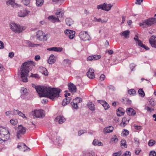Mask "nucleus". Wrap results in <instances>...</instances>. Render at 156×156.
<instances>
[{"instance_id":"f257e3e1","label":"nucleus","mask_w":156,"mask_h":156,"mask_svg":"<svg viewBox=\"0 0 156 156\" xmlns=\"http://www.w3.org/2000/svg\"><path fill=\"white\" fill-rule=\"evenodd\" d=\"M35 88L40 97H47L52 100L58 98L61 91L59 89L45 86H37Z\"/></svg>"},{"instance_id":"f03ea898","label":"nucleus","mask_w":156,"mask_h":156,"mask_svg":"<svg viewBox=\"0 0 156 156\" xmlns=\"http://www.w3.org/2000/svg\"><path fill=\"white\" fill-rule=\"evenodd\" d=\"M35 64L33 61H30L24 63L21 66V75L22 81L24 82L27 81V77L29 72V68L35 66Z\"/></svg>"},{"instance_id":"7ed1b4c3","label":"nucleus","mask_w":156,"mask_h":156,"mask_svg":"<svg viewBox=\"0 0 156 156\" xmlns=\"http://www.w3.org/2000/svg\"><path fill=\"white\" fill-rule=\"evenodd\" d=\"M10 27L11 30L15 33H20L25 30L26 27L25 26H20V25L15 23H11L10 25Z\"/></svg>"},{"instance_id":"20e7f679","label":"nucleus","mask_w":156,"mask_h":156,"mask_svg":"<svg viewBox=\"0 0 156 156\" xmlns=\"http://www.w3.org/2000/svg\"><path fill=\"white\" fill-rule=\"evenodd\" d=\"M64 12L61 11V9H57L55 12V14L56 15L57 17L51 16H50L48 17V19L50 20H51L52 22L55 23L56 22H60L59 19L58 17H62L63 15Z\"/></svg>"},{"instance_id":"39448f33","label":"nucleus","mask_w":156,"mask_h":156,"mask_svg":"<svg viewBox=\"0 0 156 156\" xmlns=\"http://www.w3.org/2000/svg\"><path fill=\"white\" fill-rule=\"evenodd\" d=\"M156 23V19L151 18L145 20L142 23L139 24L140 26L143 28L150 26Z\"/></svg>"},{"instance_id":"423d86ee","label":"nucleus","mask_w":156,"mask_h":156,"mask_svg":"<svg viewBox=\"0 0 156 156\" xmlns=\"http://www.w3.org/2000/svg\"><path fill=\"white\" fill-rule=\"evenodd\" d=\"M9 138V131L5 129H3L0 134V140L5 141H7Z\"/></svg>"},{"instance_id":"0eeeda50","label":"nucleus","mask_w":156,"mask_h":156,"mask_svg":"<svg viewBox=\"0 0 156 156\" xmlns=\"http://www.w3.org/2000/svg\"><path fill=\"white\" fill-rule=\"evenodd\" d=\"M37 37L41 41H45L47 40V34H45L41 30H39L37 33Z\"/></svg>"},{"instance_id":"6e6552de","label":"nucleus","mask_w":156,"mask_h":156,"mask_svg":"<svg viewBox=\"0 0 156 156\" xmlns=\"http://www.w3.org/2000/svg\"><path fill=\"white\" fill-rule=\"evenodd\" d=\"M27 129L22 125H19L17 133V136L18 139L22 135L24 134L26 131Z\"/></svg>"},{"instance_id":"1a4fd4ad","label":"nucleus","mask_w":156,"mask_h":156,"mask_svg":"<svg viewBox=\"0 0 156 156\" xmlns=\"http://www.w3.org/2000/svg\"><path fill=\"white\" fill-rule=\"evenodd\" d=\"M112 6V5L110 4H106L104 3L103 5H98L97 8L98 9H101L104 10L108 11L111 9Z\"/></svg>"},{"instance_id":"9d476101","label":"nucleus","mask_w":156,"mask_h":156,"mask_svg":"<svg viewBox=\"0 0 156 156\" xmlns=\"http://www.w3.org/2000/svg\"><path fill=\"white\" fill-rule=\"evenodd\" d=\"M81 98H76L73 99L72 102H71V105L75 109H77L78 108V104L79 103L82 101Z\"/></svg>"},{"instance_id":"9b49d317","label":"nucleus","mask_w":156,"mask_h":156,"mask_svg":"<svg viewBox=\"0 0 156 156\" xmlns=\"http://www.w3.org/2000/svg\"><path fill=\"white\" fill-rule=\"evenodd\" d=\"M80 38L82 40L85 41L89 40L90 37L88 33L85 31H81L79 34Z\"/></svg>"},{"instance_id":"f8f14e48","label":"nucleus","mask_w":156,"mask_h":156,"mask_svg":"<svg viewBox=\"0 0 156 156\" xmlns=\"http://www.w3.org/2000/svg\"><path fill=\"white\" fill-rule=\"evenodd\" d=\"M33 115L37 118H40L45 115L44 110H35Z\"/></svg>"},{"instance_id":"ddd939ff","label":"nucleus","mask_w":156,"mask_h":156,"mask_svg":"<svg viewBox=\"0 0 156 156\" xmlns=\"http://www.w3.org/2000/svg\"><path fill=\"white\" fill-rule=\"evenodd\" d=\"M156 35H153L151 36L149 39V43L151 46L153 47L156 48Z\"/></svg>"},{"instance_id":"4468645a","label":"nucleus","mask_w":156,"mask_h":156,"mask_svg":"<svg viewBox=\"0 0 156 156\" xmlns=\"http://www.w3.org/2000/svg\"><path fill=\"white\" fill-rule=\"evenodd\" d=\"M94 72V71L93 69L90 68L87 73V76L90 79L94 78L95 77Z\"/></svg>"},{"instance_id":"2eb2a0df","label":"nucleus","mask_w":156,"mask_h":156,"mask_svg":"<svg viewBox=\"0 0 156 156\" xmlns=\"http://www.w3.org/2000/svg\"><path fill=\"white\" fill-rule=\"evenodd\" d=\"M65 33L68 35L70 39H72L75 36V32L74 31L66 30L65 31Z\"/></svg>"},{"instance_id":"dca6fc26","label":"nucleus","mask_w":156,"mask_h":156,"mask_svg":"<svg viewBox=\"0 0 156 156\" xmlns=\"http://www.w3.org/2000/svg\"><path fill=\"white\" fill-rule=\"evenodd\" d=\"M29 11L26 9L21 10L18 13V16L20 17H24L27 16L29 13Z\"/></svg>"},{"instance_id":"f3484780","label":"nucleus","mask_w":156,"mask_h":156,"mask_svg":"<svg viewBox=\"0 0 156 156\" xmlns=\"http://www.w3.org/2000/svg\"><path fill=\"white\" fill-rule=\"evenodd\" d=\"M55 120L56 121L58 122L59 124H62L66 121V119L63 116L58 115L56 117Z\"/></svg>"},{"instance_id":"a211bd4d","label":"nucleus","mask_w":156,"mask_h":156,"mask_svg":"<svg viewBox=\"0 0 156 156\" xmlns=\"http://www.w3.org/2000/svg\"><path fill=\"white\" fill-rule=\"evenodd\" d=\"M129 119L127 117H124L122 118V121L120 123V126L124 127L129 122Z\"/></svg>"},{"instance_id":"6ab92c4d","label":"nucleus","mask_w":156,"mask_h":156,"mask_svg":"<svg viewBox=\"0 0 156 156\" xmlns=\"http://www.w3.org/2000/svg\"><path fill=\"white\" fill-rule=\"evenodd\" d=\"M6 4L7 5H11L13 7H17L20 6L19 5L15 2L14 0H9L6 2Z\"/></svg>"},{"instance_id":"aec40b11","label":"nucleus","mask_w":156,"mask_h":156,"mask_svg":"<svg viewBox=\"0 0 156 156\" xmlns=\"http://www.w3.org/2000/svg\"><path fill=\"white\" fill-rule=\"evenodd\" d=\"M126 113L129 115L133 116L135 115V111L132 108H128L126 110Z\"/></svg>"},{"instance_id":"412c9836","label":"nucleus","mask_w":156,"mask_h":156,"mask_svg":"<svg viewBox=\"0 0 156 156\" xmlns=\"http://www.w3.org/2000/svg\"><path fill=\"white\" fill-rule=\"evenodd\" d=\"M98 102L102 105L105 110L108 109L110 108L109 105L106 101L104 100H99Z\"/></svg>"},{"instance_id":"4be33fe9","label":"nucleus","mask_w":156,"mask_h":156,"mask_svg":"<svg viewBox=\"0 0 156 156\" xmlns=\"http://www.w3.org/2000/svg\"><path fill=\"white\" fill-rule=\"evenodd\" d=\"M125 112L124 110L122 108H119L116 111L117 116H120L122 115Z\"/></svg>"},{"instance_id":"5701e85b","label":"nucleus","mask_w":156,"mask_h":156,"mask_svg":"<svg viewBox=\"0 0 156 156\" xmlns=\"http://www.w3.org/2000/svg\"><path fill=\"white\" fill-rule=\"evenodd\" d=\"M68 88L70 91L71 92H75L76 91V86L72 83L68 84Z\"/></svg>"},{"instance_id":"b1692460","label":"nucleus","mask_w":156,"mask_h":156,"mask_svg":"<svg viewBox=\"0 0 156 156\" xmlns=\"http://www.w3.org/2000/svg\"><path fill=\"white\" fill-rule=\"evenodd\" d=\"M63 48L62 47H53L48 48L47 50L49 51H61L62 50Z\"/></svg>"},{"instance_id":"393cba45","label":"nucleus","mask_w":156,"mask_h":156,"mask_svg":"<svg viewBox=\"0 0 156 156\" xmlns=\"http://www.w3.org/2000/svg\"><path fill=\"white\" fill-rule=\"evenodd\" d=\"M114 129V128L112 126H109L104 128L103 132L104 133H109L112 132Z\"/></svg>"},{"instance_id":"a878e982","label":"nucleus","mask_w":156,"mask_h":156,"mask_svg":"<svg viewBox=\"0 0 156 156\" xmlns=\"http://www.w3.org/2000/svg\"><path fill=\"white\" fill-rule=\"evenodd\" d=\"M48 61L50 64L54 63L55 61V57L53 55H51L48 59Z\"/></svg>"},{"instance_id":"bb28decb","label":"nucleus","mask_w":156,"mask_h":156,"mask_svg":"<svg viewBox=\"0 0 156 156\" xmlns=\"http://www.w3.org/2000/svg\"><path fill=\"white\" fill-rule=\"evenodd\" d=\"M136 43L138 46L144 48L147 50H148L149 49L148 47L143 44L142 42L140 40H139L138 41L136 42Z\"/></svg>"},{"instance_id":"cd10ccee","label":"nucleus","mask_w":156,"mask_h":156,"mask_svg":"<svg viewBox=\"0 0 156 156\" xmlns=\"http://www.w3.org/2000/svg\"><path fill=\"white\" fill-rule=\"evenodd\" d=\"M130 33V31L129 30L124 31L121 33V35L123 36L126 38H127L129 37V35Z\"/></svg>"},{"instance_id":"c85d7f7f","label":"nucleus","mask_w":156,"mask_h":156,"mask_svg":"<svg viewBox=\"0 0 156 156\" xmlns=\"http://www.w3.org/2000/svg\"><path fill=\"white\" fill-rule=\"evenodd\" d=\"M71 98L70 97H68V98L64 99L62 101V105L63 106H65L66 105L69 103L70 101Z\"/></svg>"},{"instance_id":"c756f323","label":"nucleus","mask_w":156,"mask_h":156,"mask_svg":"<svg viewBox=\"0 0 156 156\" xmlns=\"http://www.w3.org/2000/svg\"><path fill=\"white\" fill-rule=\"evenodd\" d=\"M95 154L94 152L85 151L83 154V156H94Z\"/></svg>"},{"instance_id":"7c9ffc66","label":"nucleus","mask_w":156,"mask_h":156,"mask_svg":"<svg viewBox=\"0 0 156 156\" xmlns=\"http://www.w3.org/2000/svg\"><path fill=\"white\" fill-rule=\"evenodd\" d=\"M93 144L95 146H102L103 145L102 143L100 141H99L98 140L94 139L93 142Z\"/></svg>"},{"instance_id":"2f4dec72","label":"nucleus","mask_w":156,"mask_h":156,"mask_svg":"<svg viewBox=\"0 0 156 156\" xmlns=\"http://www.w3.org/2000/svg\"><path fill=\"white\" fill-rule=\"evenodd\" d=\"M66 24L69 26H71V25L73 24V21L71 19L69 18H67L66 19Z\"/></svg>"},{"instance_id":"473e14b6","label":"nucleus","mask_w":156,"mask_h":156,"mask_svg":"<svg viewBox=\"0 0 156 156\" xmlns=\"http://www.w3.org/2000/svg\"><path fill=\"white\" fill-rule=\"evenodd\" d=\"M126 142L125 140H122L121 141V146L122 148H126L127 147V145L126 143Z\"/></svg>"},{"instance_id":"72a5a7b5","label":"nucleus","mask_w":156,"mask_h":156,"mask_svg":"<svg viewBox=\"0 0 156 156\" xmlns=\"http://www.w3.org/2000/svg\"><path fill=\"white\" fill-rule=\"evenodd\" d=\"M44 0H36V4L37 6H41L43 4Z\"/></svg>"},{"instance_id":"f704fd0d","label":"nucleus","mask_w":156,"mask_h":156,"mask_svg":"<svg viewBox=\"0 0 156 156\" xmlns=\"http://www.w3.org/2000/svg\"><path fill=\"white\" fill-rule=\"evenodd\" d=\"M87 105L90 110L92 111L94 110L95 108L94 104H92L91 102H90L88 103Z\"/></svg>"},{"instance_id":"c9c22d12","label":"nucleus","mask_w":156,"mask_h":156,"mask_svg":"<svg viewBox=\"0 0 156 156\" xmlns=\"http://www.w3.org/2000/svg\"><path fill=\"white\" fill-rule=\"evenodd\" d=\"M10 123L12 125H16L18 122V120L16 119H11L10 121Z\"/></svg>"},{"instance_id":"e433bc0d","label":"nucleus","mask_w":156,"mask_h":156,"mask_svg":"<svg viewBox=\"0 0 156 156\" xmlns=\"http://www.w3.org/2000/svg\"><path fill=\"white\" fill-rule=\"evenodd\" d=\"M128 93L130 95H134L136 94L135 90L133 89H131L128 90Z\"/></svg>"},{"instance_id":"4c0bfd02","label":"nucleus","mask_w":156,"mask_h":156,"mask_svg":"<svg viewBox=\"0 0 156 156\" xmlns=\"http://www.w3.org/2000/svg\"><path fill=\"white\" fill-rule=\"evenodd\" d=\"M155 143V141L153 140H151L148 142V145L150 146H152Z\"/></svg>"},{"instance_id":"58836bf2","label":"nucleus","mask_w":156,"mask_h":156,"mask_svg":"<svg viewBox=\"0 0 156 156\" xmlns=\"http://www.w3.org/2000/svg\"><path fill=\"white\" fill-rule=\"evenodd\" d=\"M111 140L112 141L114 142H116L118 141V139L117 138V136L115 135H114L112 138Z\"/></svg>"},{"instance_id":"ea45409f","label":"nucleus","mask_w":156,"mask_h":156,"mask_svg":"<svg viewBox=\"0 0 156 156\" xmlns=\"http://www.w3.org/2000/svg\"><path fill=\"white\" fill-rule=\"evenodd\" d=\"M93 57L94 60H98L101 58V56L100 55H93Z\"/></svg>"},{"instance_id":"a19ab883","label":"nucleus","mask_w":156,"mask_h":156,"mask_svg":"<svg viewBox=\"0 0 156 156\" xmlns=\"http://www.w3.org/2000/svg\"><path fill=\"white\" fill-rule=\"evenodd\" d=\"M139 94L142 97H144L145 95V94L143 90L142 89H139L138 90Z\"/></svg>"},{"instance_id":"79ce46f5","label":"nucleus","mask_w":156,"mask_h":156,"mask_svg":"<svg viewBox=\"0 0 156 156\" xmlns=\"http://www.w3.org/2000/svg\"><path fill=\"white\" fill-rule=\"evenodd\" d=\"M41 44H34L32 43H30L29 44V46L30 47H37L38 46H41Z\"/></svg>"},{"instance_id":"37998d69","label":"nucleus","mask_w":156,"mask_h":156,"mask_svg":"<svg viewBox=\"0 0 156 156\" xmlns=\"http://www.w3.org/2000/svg\"><path fill=\"white\" fill-rule=\"evenodd\" d=\"M18 115L21 116L23 118H25L26 119H27V117L26 116H25V115L23 114L22 112H21L19 111V112H18Z\"/></svg>"},{"instance_id":"c03bdc74","label":"nucleus","mask_w":156,"mask_h":156,"mask_svg":"<svg viewBox=\"0 0 156 156\" xmlns=\"http://www.w3.org/2000/svg\"><path fill=\"white\" fill-rule=\"evenodd\" d=\"M22 2L25 5H28L30 3V0H22Z\"/></svg>"},{"instance_id":"a18cd8bd","label":"nucleus","mask_w":156,"mask_h":156,"mask_svg":"<svg viewBox=\"0 0 156 156\" xmlns=\"http://www.w3.org/2000/svg\"><path fill=\"white\" fill-rule=\"evenodd\" d=\"M122 133L124 135H125V136H127L129 134V131L126 129H124L122 132Z\"/></svg>"},{"instance_id":"49530a36","label":"nucleus","mask_w":156,"mask_h":156,"mask_svg":"<svg viewBox=\"0 0 156 156\" xmlns=\"http://www.w3.org/2000/svg\"><path fill=\"white\" fill-rule=\"evenodd\" d=\"M122 153L121 151L115 153L113 154V156H121Z\"/></svg>"},{"instance_id":"de8ad7c7","label":"nucleus","mask_w":156,"mask_h":156,"mask_svg":"<svg viewBox=\"0 0 156 156\" xmlns=\"http://www.w3.org/2000/svg\"><path fill=\"white\" fill-rule=\"evenodd\" d=\"M150 156H156V153L154 151H152L150 152Z\"/></svg>"},{"instance_id":"09e8293b","label":"nucleus","mask_w":156,"mask_h":156,"mask_svg":"<svg viewBox=\"0 0 156 156\" xmlns=\"http://www.w3.org/2000/svg\"><path fill=\"white\" fill-rule=\"evenodd\" d=\"M31 76L38 79H39L40 78V77L37 74H33V73H32Z\"/></svg>"},{"instance_id":"8fccbe9b","label":"nucleus","mask_w":156,"mask_h":156,"mask_svg":"<svg viewBox=\"0 0 156 156\" xmlns=\"http://www.w3.org/2000/svg\"><path fill=\"white\" fill-rule=\"evenodd\" d=\"M123 156H130V153L129 151H126L123 155Z\"/></svg>"},{"instance_id":"3c124183","label":"nucleus","mask_w":156,"mask_h":156,"mask_svg":"<svg viewBox=\"0 0 156 156\" xmlns=\"http://www.w3.org/2000/svg\"><path fill=\"white\" fill-rule=\"evenodd\" d=\"M94 60L93 55L88 56L87 58L88 61H91Z\"/></svg>"},{"instance_id":"603ef678","label":"nucleus","mask_w":156,"mask_h":156,"mask_svg":"<svg viewBox=\"0 0 156 156\" xmlns=\"http://www.w3.org/2000/svg\"><path fill=\"white\" fill-rule=\"evenodd\" d=\"M105 78V76L103 74H101V75L100 79L101 80H104Z\"/></svg>"},{"instance_id":"864d4df0","label":"nucleus","mask_w":156,"mask_h":156,"mask_svg":"<svg viewBox=\"0 0 156 156\" xmlns=\"http://www.w3.org/2000/svg\"><path fill=\"white\" fill-rule=\"evenodd\" d=\"M106 52H108L109 55H112L113 53V51L112 50H107L106 51Z\"/></svg>"},{"instance_id":"5fc2aeb1","label":"nucleus","mask_w":156,"mask_h":156,"mask_svg":"<svg viewBox=\"0 0 156 156\" xmlns=\"http://www.w3.org/2000/svg\"><path fill=\"white\" fill-rule=\"evenodd\" d=\"M97 21L98 22H100L101 23H106L107 21V20H102L101 18L97 19Z\"/></svg>"},{"instance_id":"6e6d98bb","label":"nucleus","mask_w":156,"mask_h":156,"mask_svg":"<svg viewBox=\"0 0 156 156\" xmlns=\"http://www.w3.org/2000/svg\"><path fill=\"white\" fill-rule=\"evenodd\" d=\"M22 146L23 147H26L25 145H24L23 144H19L17 146V147L19 149H20V147Z\"/></svg>"},{"instance_id":"4d7b16f0","label":"nucleus","mask_w":156,"mask_h":156,"mask_svg":"<svg viewBox=\"0 0 156 156\" xmlns=\"http://www.w3.org/2000/svg\"><path fill=\"white\" fill-rule=\"evenodd\" d=\"M43 70H44V71L43 74L45 76L48 75V72L46 69L45 68H43Z\"/></svg>"},{"instance_id":"13d9d810","label":"nucleus","mask_w":156,"mask_h":156,"mask_svg":"<svg viewBox=\"0 0 156 156\" xmlns=\"http://www.w3.org/2000/svg\"><path fill=\"white\" fill-rule=\"evenodd\" d=\"M40 56L39 55H37L35 56L34 59L36 61H38L40 59Z\"/></svg>"},{"instance_id":"bf43d9fd","label":"nucleus","mask_w":156,"mask_h":156,"mask_svg":"<svg viewBox=\"0 0 156 156\" xmlns=\"http://www.w3.org/2000/svg\"><path fill=\"white\" fill-rule=\"evenodd\" d=\"M19 112L18 110H14L13 111V115H16L17 114H18V112Z\"/></svg>"},{"instance_id":"052dcab7","label":"nucleus","mask_w":156,"mask_h":156,"mask_svg":"<svg viewBox=\"0 0 156 156\" xmlns=\"http://www.w3.org/2000/svg\"><path fill=\"white\" fill-rule=\"evenodd\" d=\"M64 62L66 63L70 64L71 63V61L69 59H66L64 60Z\"/></svg>"},{"instance_id":"680f3d73","label":"nucleus","mask_w":156,"mask_h":156,"mask_svg":"<svg viewBox=\"0 0 156 156\" xmlns=\"http://www.w3.org/2000/svg\"><path fill=\"white\" fill-rule=\"evenodd\" d=\"M21 90L23 94L26 93L27 92V89L24 88H23L21 89Z\"/></svg>"},{"instance_id":"e2e57ef3","label":"nucleus","mask_w":156,"mask_h":156,"mask_svg":"<svg viewBox=\"0 0 156 156\" xmlns=\"http://www.w3.org/2000/svg\"><path fill=\"white\" fill-rule=\"evenodd\" d=\"M145 109L147 110L148 112H151V110L150 108L148 106H146L145 108Z\"/></svg>"},{"instance_id":"0e129e2a","label":"nucleus","mask_w":156,"mask_h":156,"mask_svg":"<svg viewBox=\"0 0 156 156\" xmlns=\"http://www.w3.org/2000/svg\"><path fill=\"white\" fill-rule=\"evenodd\" d=\"M11 114V111H8L6 112L5 115L6 116H8Z\"/></svg>"},{"instance_id":"69168bd1","label":"nucleus","mask_w":156,"mask_h":156,"mask_svg":"<svg viewBox=\"0 0 156 156\" xmlns=\"http://www.w3.org/2000/svg\"><path fill=\"white\" fill-rule=\"evenodd\" d=\"M143 1V0H136V3L139 5H140Z\"/></svg>"},{"instance_id":"338daca9","label":"nucleus","mask_w":156,"mask_h":156,"mask_svg":"<svg viewBox=\"0 0 156 156\" xmlns=\"http://www.w3.org/2000/svg\"><path fill=\"white\" fill-rule=\"evenodd\" d=\"M134 39L136 41V42L138 41L139 40H140L138 39V37L137 35H136L135 37H134Z\"/></svg>"},{"instance_id":"774afa93","label":"nucleus","mask_w":156,"mask_h":156,"mask_svg":"<svg viewBox=\"0 0 156 156\" xmlns=\"http://www.w3.org/2000/svg\"><path fill=\"white\" fill-rule=\"evenodd\" d=\"M14 56V54L13 52H10L9 53V56L10 58H12Z\"/></svg>"}]
</instances>
